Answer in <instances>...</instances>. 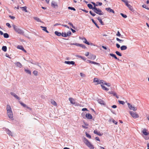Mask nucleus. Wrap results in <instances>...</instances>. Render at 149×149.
<instances>
[{"instance_id":"9","label":"nucleus","mask_w":149,"mask_h":149,"mask_svg":"<svg viewBox=\"0 0 149 149\" xmlns=\"http://www.w3.org/2000/svg\"><path fill=\"white\" fill-rule=\"evenodd\" d=\"M10 94L14 97L17 99L19 100L20 99V98L15 93L13 92H11L10 93Z\"/></svg>"},{"instance_id":"36","label":"nucleus","mask_w":149,"mask_h":149,"mask_svg":"<svg viewBox=\"0 0 149 149\" xmlns=\"http://www.w3.org/2000/svg\"><path fill=\"white\" fill-rule=\"evenodd\" d=\"M3 36L5 38H8L9 37V36L7 33H4Z\"/></svg>"},{"instance_id":"40","label":"nucleus","mask_w":149,"mask_h":149,"mask_svg":"<svg viewBox=\"0 0 149 149\" xmlns=\"http://www.w3.org/2000/svg\"><path fill=\"white\" fill-rule=\"evenodd\" d=\"M17 48L19 49L22 50H23L24 49V48L22 46L18 45L17 46Z\"/></svg>"},{"instance_id":"32","label":"nucleus","mask_w":149,"mask_h":149,"mask_svg":"<svg viewBox=\"0 0 149 149\" xmlns=\"http://www.w3.org/2000/svg\"><path fill=\"white\" fill-rule=\"evenodd\" d=\"M55 35L58 36H60L61 35V33L60 32H58L57 31H55L54 32Z\"/></svg>"},{"instance_id":"29","label":"nucleus","mask_w":149,"mask_h":149,"mask_svg":"<svg viewBox=\"0 0 149 149\" xmlns=\"http://www.w3.org/2000/svg\"><path fill=\"white\" fill-rule=\"evenodd\" d=\"M97 19L98 20L99 22L102 25L104 24L103 22L102 21V20L99 17H98L97 18Z\"/></svg>"},{"instance_id":"44","label":"nucleus","mask_w":149,"mask_h":149,"mask_svg":"<svg viewBox=\"0 0 149 149\" xmlns=\"http://www.w3.org/2000/svg\"><path fill=\"white\" fill-rule=\"evenodd\" d=\"M71 34V32L70 31H68V32H67L66 33V35L67 36H70Z\"/></svg>"},{"instance_id":"22","label":"nucleus","mask_w":149,"mask_h":149,"mask_svg":"<svg viewBox=\"0 0 149 149\" xmlns=\"http://www.w3.org/2000/svg\"><path fill=\"white\" fill-rule=\"evenodd\" d=\"M20 8L23 11H24L25 12H27V7L26 6L20 7Z\"/></svg>"},{"instance_id":"60","label":"nucleus","mask_w":149,"mask_h":149,"mask_svg":"<svg viewBox=\"0 0 149 149\" xmlns=\"http://www.w3.org/2000/svg\"><path fill=\"white\" fill-rule=\"evenodd\" d=\"M116 36H121V34L118 31L117 32V33L116 34Z\"/></svg>"},{"instance_id":"46","label":"nucleus","mask_w":149,"mask_h":149,"mask_svg":"<svg viewBox=\"0 0 149 149\" xmlns=\"http://www.w3.org/2000/svg\"><path fill=\"white\" fill-rule=\"evenodd\" d=\"M118 102H119V104H121L123 105L125 104V102L123 101H120L119 100L118 101Z\"/></svg>"},{"instance_id":"11","label":"nucleus","mask_w":149,"mask_h":149,"mask_svg":"<svg viewBox=\"0 0 149 149\" xmlns=\"http://www.w3.org/2000/svg\"><path fill=\"white\" fill-rule=\"evenodd\" d=\"M14 64L17 67L19 68H21L22 67V64L19 62L15 63Z\"/></svg>"},{"instance_id":"39","label":"nucleus","mask_w":149,"mask_h":149,"mask_svg":"<svg viewBox=\"0 0 149 149\" xmlns=\"http://www.w3.org/2000/svg\"><path fill=\"white\" fill-rule=\"evenodd\" d=\"M70 45H75L77 46H79V45H80V44L78 43H71L70 44Z\"/></svg>"},{"instance_id":"38","label":"nucleus","mask_w":149,"mask_h":149,"mask_svg":"<svg viewBox=\"0 0 149 149\" xmlns=\"http://www.w3.org/2000/svg\"><path fill=\"white\" fill-rule=\"evenodd\" d=\"M116 40L117 41H119L120 43H122L124 41V40L120 39L118 38H116Z\"/></svg>"},{"instance_id":"24","label":"nucleus","mask_w":149,"mask_h":149,"mask_svg":"<svg viewBox=\"0 0 149 149\" xmlns=\"http://www.w3.org/2000/svg\"><path fill=\"white\" fill-rule=\"evenodd\" d=\"M40 27L42 28V30L47 33H49V32L47 29V27L45 26H40Z\"/></svg>"},{"instance_id":"21","label":"nucleus","mask_w":149,"mask_h":149,"mask_svg":"<svg viewBox=\"0 0 149 149\" xmlns=\"http://www.w3.org/2000/svg\"><path fill=\"white\" fill-rule=\"evenodd\" d=\"M69 100L70 102L72 104H74L75 102L74 100L72 98L70 97L69 98Z\"/></svg>"},{"instance_id":"61","label":"nucleus","mask_w":149,"mask_h":149,"mask_svg":"<svg viewBox=\"0 0 149 149\" xmlns=\"http://www.w3.org/2000/svg\"><path fill=\"white\" fill-rule=\"evenodd\" d=\"M33 73L34 74V75H37L38 73V72L37 71L35 70L33 71Z\"/></svg>"},{"instance_id":"17","label":"nucleus","mask_w":149,"mask_h":149,"mask_svg":"<svg viewBox=\"0 0 149 149\" xmlns=\"http://www.w3.org/2000/svg\"><path fill=\"white\" fill-rule=\"evenodd\" d=\"M112 57L114 58L115 59H117V60L118 61H120L119 59L117 57H116V56L113 54H109Z\"/></svg>"},{"instance_id":"33","label":"nucleus","mask_w":149,"mask_h":149,"mask_svg":"<svg viewBox=\"0 0 149 149\" xmlns=\"http://www.w3.org/2000/svg\"><path fill=\"white\" fill-rule=\"evenodd\" d=\"M109 93L110 94H112L114 96H115V95H116V93L113 91H111L109 92Z\"/></svg>"},{"instance_id":"58","label":"nucleus","mask_w":149,"mask_h":149,"mask_svg":"<svg viewBox=\"0 0 149 149\" xmlns=\"http://www.w3.org/2000/svg\"><path fill=\"white\" fill-rule=\"evenodd\" d=\"M91 3L94 6V7H96V6H98V5L96 4L94 2H91Z\"/></svg>"},{"instance_id":"12","label":"nucleus","mask_w":149,"mask_h":149,"mask_svg":"<svg viewBox=\"0 0 149 149\" xmlns=\"http://www.w3.org/2000/svg\"><path fill=\"white\" fill-rule=\"evenodd\" d=\"M79 38L80 39H81L82 40H85V41H84L83 42L84 43L87 44L88 45H90V43H89V42H88L87 41L86 39L84 37L81 38L80 37H79Z\"/></svg>"},{"instance_id":"1","label":"nucleus","mask_w":149,"mask_h":149,"mask_svg":"<svg viewBox=\"0 0 149 149\" xmlns=\"http://www.w3.org/2000/svg\"><path fill=\"white\" fill-rule=\"evenodd\" d=\"M12 26L13 27L14 30L16 32L21 35H23L24 34V31L19 27L14 25H13Z\"/></svg>"},{"instance_id":"35","label":"nucleus","mask_w":149,"mask_h":149,"mask_svg":"<svg viewBox=\"0 0 149 149\" xmlns=\"http://www.w3.org/2000/svg\"><path fill=\"white\" fill-rule=\"evenodd\" d=\"M7 47L6 46H3L2 47V49L3 51L5 52L7 51Z\"/></svg>"},{"instance_id":"27","label":"nucleus","mask_w":149,"mask_h":149,"mask_svg":"<svg viewBox=\"0 0 149 149\" xmlns=\"http://www.w3.org/2000/svg\"><path fill=\"white\" fill-rule=\"evenodd\" d=\"M121 1L123 2H124L125 5H126V6H127L129 4H128V1L127 0H121Z\"/></svg>"},{"instance_id":"41","label":"nucleus","mask_w":149,"mask_h":149,"mask_svg":"<svg viewBox=\"0 0 149 149\" xmlns=\"http://www.w3.org/2000/svg\"><path fill=\"white\" fill-rule=\"evenodd\" d=\"M61 35L63 37H67V36L66 35V33L65 32H62L61 34Z\"/></svg>"},{"instance_id":"54","label":"nucleus","mask_w":149,"mask_h":149,"mask_svg":"<svg viewBox=\"0 0 149 149\" xmlns=\"http://www.w3.org/2000/svg\"><path fill=\"white\" fill-rule=\"evenodd\" d=\"M104 82H105L103 80H100V84H104Z\"/></svg>"},{"instance_id":"53","label":"nucleus","mask_w":149,"mask_h":149,"mask_svg":"<svg viewBox=\"0 0 149 149\" xmlns=\"http://www.w3.org/2000/svg\"><path fill=\"white\" fill-rule=\"evenodd\" d=\"M76 56L77 57L80 58H81L82 59H83V60H84V57L83 56H80L79 55H77Z\"/></svg>"},{"instance_id":"45","label":"nucleus","mask_w":149,"mask_h":149,"mask_svg":"<svg viewBox=\"0 0 149 149\" xmlns=\"http://www.w3.org/2000/svg\"><path fill=\"white\" fill-rule=\"evenodd\" d=\"M79 47H81L84 49H85L86 48L85 46L82 44H80Z\"/></svg>"},{"instance_id":"3","label":"nucleus","mask_w":149,"mask_h":149,"mask_svg":"<svg viewBox=\"0 0 149 149\" xmlns=\"http://www.w3.org/2000/svg\"><path fill=\"white\" fill-rule=\"evenodd\" d=\"M93 10L95 13L100 15H104V13L102 12V10L100 9L97 8L96 7H93Z\"/></svg>"},{"instance_id":"62","label":"nucleus","mask_w":149,"mask_h":149,"mask_svg":"<svg viewBox=\"0 0 149 149\" xmlns=\"http://www.w3.org/2000/svg\"><path fill=\"white\" fill-rule=\"evenodd\" d=\"M61 25L63 26H64V27H65L66 28H67L68 29H69V27L67 25H64V24H62Z\"/></svg>"},{"instance_id":"26","label":"nucleus","mask_w":149,"mask_h":149,"mask_svg":"<svg viewBox=\"0 0 149 149\" xmlns=\"http://www.w3.org/2000/svg\"><path fill=\"white\" fill-rule=\"evenodd\" d=\"M101 86L102 87V88L104 90L108 91L109 90V89L107 88L104 85L101 84Z\"/></svg>"},{"instance_id":"20","label":"nucleus","mask_w":149,"mask_h":149,"mask_svg":"<svg viewBox=\"0 0 149 149\" xmlns=\"http://www.w3.org/2000/svg\"><path fill=\"white\" fill-rule=\"evenodd\" d=\"M127 47L126 45H123L120 47V49L121 50L123 51L126 49Z\"/></svg>"},{"instance_id":"37","label":"nucleus","mask_w":149,"mask_h":149,"mask_svg":"<svg viewBox=\"0 0 149 149\" xmlns=\"http://www.w3.org/2000/svg\"><path fill=\"white\" fill-rule=\"evenodd\" d=\"M25 71L27 73L31 74V71L29 70H27L25 69H24Z\"/></svg>"},{"instance_id":"49","label":"nucleus","mask_w":149,"mask_h":149,"mask_svg":"<svg viewBox=\"0 0 149 149\" xmlns=\"http://www.w3.org/2000/svg\"><path fill=\"white\" fill-rule=\"evenodd\" d=\"M89 13L93 17L95 16L96 15L95 13H93L91 11H90Z\"/></svg>"},{"instance_id":"19","label":"nucleus","mask_w":149,"mask_h":149,"mask_svg":"<svg viewBox=\"0 0 149 149\" xmlns=\"http://www.w3.org/2000/svg\"><path fill=\"white\" fill-rule=\"evenodd\" d=\"M93 132L95 134H96L99 136H101L102 134H101L100 132H98L96 130H94Z\"/></svg>"},{"instance_id":"55","label":"nucleus","mask_w":149,"mask_h":149,"mask_svg":"<svg viewBox=\"0 0 149 149\" xmlns=\"http://www.w3.org/2000/svg\"><path fill=\"white\" fill-rule=\"evenodd\" d=\"M104 84L106 85L107 86H111V84H110L109 83L104 82Z\"/></svg>"},{"instance_id":"2","label":"nucleus","mask_w":149,"mask_h":149,"mask_svg":"<svg viewBox=\"0 0 149 149\" xmlns=\"http://www.w3.org/2000/svg\"><path fill=\"white\" fill-rule=\"evenodd\" d=\"M84 142L90 149H94V147L93 145L85 137L84 138Z\"/></svg>"},{"instance_id":"16","label":"nucleus","mask_w":149,"mask_h":149,"mask_svg":"<svg viewBox=\"0 0 149 149\" xmlns=\"http://www.w3.org/2000/svg\"><path fill=\"white\" fill-rule=\"evenodd\" d=\"M96 58V56L92 54L90 55L88 57V58L91 60H94Z\"/></svg>"},{"instance_id":"5","label":"nucleus","mask_w":149,"mask_h":149,"mask_svg":"<svg viewBox=\"0 0 149 149\" xmlns=\"http://www.w3.org/2000/svg\"><path fill=\"white\" fill-rule=\"evenodd\" d=\"M130 113L132 117L134 118H136L139 117V115L138 114L134 113L133 111H130Z\"/></svg>"},{"instance_id":"52","label":"nucleus","mask_w":149,"mask_h":149,"mask_svg":"<svg viewBox=\"0 0 149 149\" xmlns=\"http://www.w3.org/2000/svg\"><path fill=\"white\" fill-rule=\"evenodd\" d=\"M68 9H69L71 10H73L74 11L76 10L74 8L71 7H68Z\"/></svg>"},{"instance_id":"64","label":"nucleus","mask_w":149,"mask_h":149,"mask_svg":"<svg viewBox=\"0 0 149 149\" xmlns=\"http://www.w3.org/2000/svg\"><path fill=\"white\" fill-rule=\"evenodd\" d=\"M116 46L117 47V48H119L120 47V45L118 43H117L116 44Z\"/></svg>"},{"instance_id":"57","label":"nucleus","mask_w":149,"mask_h":149,"mask_svg":"<svg viewBox=\"0 0 149 149\" xmlns=\"http://www.w3.org/2000/svg\"><path fill=\"white\" fill-rule=\"evenodd\" d=\"M96 3H97V4L98 5V6L99 5V6H101L102 4V3L100 2H96Z\"/></svg>"},{"instance_id":"59","label":"nucleus","mask_w":149,"mask_h":149,"mask_svg":"<svg viewBox=\"0 0 149 149\" xmlns=\"http://www.w3.org/2000/svg\"><path fill=\"white\" fill-rule=\"evenodd\" d=\"M6 25L8 26L9 28H10L11 27V26H10V24L8 23H6Z\"/></svg>"},{"instance_id":"15","label":"nucleus","mask_w":149,"mask_h":149,"mask_svg":"<svg viewBox=\"0 0 149 149\" xmlns=\"http://www.w3.org/2000/svg\"><path fill=\"white\" fill-rule=\"evenodd\" d=\"M86 117L88 119H91L92 118V116L90 113H86Z\"/></svg>"},{"instance_id":"4","label":"nucleus","mask_w":149,"mask_h":149,"mask_svg":"<svg viewBox=\"0 0 149 149\" xmlns=\"http://www.w3.org/2000/svg\"><path fill=\"white\" fill-rule=\"evenodd\" d=\"M142 133L145 136H143L144 138L146 140L149 139V133L147 132V130L144 129L142 131Z\"/></svg>"},{"instance_id":"28","label":"nucleus","mask_w":149,"mask_h":149,"mask_svg":"<svg viewBox=\"0 0 149 149\" xmlns=\"http://www.w3.org/2000/svg\"><path fill=\"white\" fill-rule=\"evenodd\" d=\"M127 7L131 11H133L134 10L133 8H132V6L130 4H129V5Z\"/></svg>"},{"instance_id":"7","label":"nucleus","mask_w":149,"mask_h":149,"mask_svg":"<svg viewBox=\"0 0 149 149\" xmlns=\"http://www.w3.org/2000/svg\"><path fill=\"white\" fill-rule=\"evenodd\" d=\"M7 113L9 118L11 120H13V114L12 111H7Z\"/></svg>"},{"instance_id":"25","label":"nucleus","mask_w":149,"mask_h":149,"mask_svg":"<svg viewBox=\"0 0 149 149\" xmlns=\"http://www.w3.org/2000/svg\"><path fill=\"white\" fill-rule=\"evenodd\" d=\"M7 111H12L10 106L9 105H7L6 108Z\"/></svg>"},{"instance_id":"51","label":"nucleus","mask_w":149,"mask_h":149,"mask_svg":"<svg viewBox=\"0 0 149 149\" xmlns=\"http://www.w3.org/2000/svg\"><path fill=\"white\" fill-rule=\"evenodd\" d=\"M120 15L123 17L124 18H126L127 17V16L126 15L124 14L123 13H121Z\"/></svg>"},{"instance_id":"10","label":"nucleus","mask_w":149,"mask_h":149,"mask_svg":"<svg viewBox=\"0 0 149 149\" xmlns=\"http://www.w3.org/2000/svg\"><path fill=\"white\" fill-rule=\"evenodd\" d=\"M105 10L109 13H112L113 14L115 13L114 11L111 9L110 8H105Z\"/></svg>"},{"instance_id":"18","label":"nucleus","mask_w":149,"mask_h":149,"mask_svg":"<svg viewBox=\"0 0 149 149\" xmlns=\"http://www.w3.org/2000/svg\"><path fill=\"white\" fill-rule=\"evenodd\" d=\"M94 82H96L97 84H100V80L98 79L97 78H95L93 79Z\"/></svg>"},{"instance_id":"56","label":"nucleus","mask_w":149,"mask_h":149,"mask_svg":"<svg viewBox=\"0 0 149 149\" xmlns=\"http://www.w3.org/2000/svg\"><path fill=\"white\" fill-rule=\"evenodd\" d=\"M142 7L143 8H145L149 10V8L148 7H147L146 5H142Z\"/></svg>"},{"instance_id":"13","label":"nucleus","mask_w":149,"mask_h":149,"mask_svg":"<svg viewBox=\"0 0 149 149\" xmlns=\"http://www.w3.org/2000/svg\"><path fill=\"white\" fill-rule=\"evenodd\" d=\"M64 63L67 64H72V65H74L75 63V62L73 61H65Z\"/></svg>"},{"instance_id":"30","label":"nucleus","mask_w":149,"mask_h":149,"mask_svg":"<svg viewBox=\"0 0 149 149\" xmlns=\"http://www.w3.org/2000/svg\"><path fill=\"white\" fill-rule=\"evenodd\" d=\"M87 6L89 9H92L93 10V6L92 5L89 3L88 4Z\"/></svg>"},{"instance_id":"8","label":"nucleus","mask_w":149,"mask_h":149,"mask_svg":"<svg viewBox=\"0 0 149 149\" xmlns=\"http://www.w3.org/2000/svg\"><path fill=\"white\" fill-rule=\"evenodd\" d=\"M4 130L6 132V133L9 136H13V133L11 132L8 129L6 128H4Z\"/></svg>"},{"instance_id":"34","label":"nucleus","mask_w":149,"mask_h":149,"mask_svg":"<svg viewBox=\"0 0 149 149\" xmlns=\"http://www.w3.org/2000/svg\"><path fill=\"white\" fill-rule=\"evenodd\" d=\"M91 20L92 21V22H93V23H94V24L96 26L97 28H99V26L96 23L95 21L94 20L92 19H91Z\"/></svg>"},{"instance_id":"31","label":"nucleus","mask_w":149,"mask_h":149,"mask_svg":"<svg viewBox=\"0 0 149 149\" xmlns=\"http://www.w3.org/2000/svg\"><path fill=\"white\" fill-rule=\"evenodd\" d=\"M33 18L36 20L38 22H41V20L40 19V18H38L37 17H33Z\"/></svg>"},{"instance_id":"14","label":"nucleus","mask_w":149,"mask_h":149,"mask_svg":"<svg viewBox=\"0 0 149 149\" xmlns=\"http://www.w3.org/2000/svg\"><path fill=\"white\" fill-rule=\"evenodd\" d=\"M97 102L101 104H104V101L101 99H98L97 100Z\"/></svg>"},{"instance_id":"6","label":"nucleus","mask_w":149,"mask_h":149,"mask_svg":"<svg viewBox=\"0 0 149 149\" xmlns=\"http://www.w3.org/2000/svg\"><path fill=\"white\" fill-rule=\"evenodd\" d=\"M127 104L130 110H132L134 111H135L136 110V108L134 106L132 105L131 104L129 103H127Z\"/></svg>"},{"instance_id":"42","label":"nucleus","mask_w":149,"mask_h":149,"mask_svg":"<svg viewBox=\"0 0 149 149\" xmlns=\"http://www.w3.org/2000/svg\"><path fill=\"white\" fill-rule=\"evenodd\" d=\"M115 53L117 55H118L119 56H122V54L118 51H116L115 52Z\"/></svg>"},{"instance_id":"48","label":"nucleus","mask_w":149,"mask_h":149,"mask_svg":"<svg viewBox=\"0 0 149 149\" xmlns=\"http://www.w3.org/2000/svg\"><path fill=\"white\" fill-rule=\"evenodd\" d=\"M51 103L52 104L54 105V106H56V102L54 101L53 100H52L51 101Z\"/></svg>"},{"instance_id":"47","label":"nucleus","mask_w":149,"mask_h":149,"mask_svg":"<svg viewBox=\"0 0 149 149\" xmlns=\"http://www.w3.org/2000/svg\"><path fill=\"white\" fill-rule=\"evenodd\" d=\"M68 24L70 25V26H71L74 29H75V27L73 26V24L71 22H69Z\"/></svg>"},{"instance_id":"23","label":"nucleus","mask_w":149,"mask_h":149,"mask_svg":"<svg viewBox=\"0 0 149 149\" xmlns=\"http://www.w3.org/2000/svg\"><path fill=\"white\" fill-rule=\"evenodd\" d=\"M51 5L52 6L55 7L56 6H57V4L54 1H52L51 3Z\"/></svg>"},{"instance_id":"63","label":"nucleus","mask_w":149,"mask_h":149,"mask_svg":"<svg viewBox=\"0 0 149 149\" xmlns=\"http://www.w3.org/2000/svg\"><path fill=\"white\" fill-rule=\"evenodd\" d=\"M88 61H89V62L90 63H92V64H95V62L93 61H90V60H88Z\"/></svg>"},{"instance_id":"43","label":"nucleus","mask_w":149,"mask_h":149,"mask_svg":"<svg viewBox=\"0 0 149 149\" xmlns=\"http://www.w3.org/2000/svg\"><path fill=\"white\" fill-rule=\"evenodd\" d=\"M19 102L20 103V104L22 106L24 107H27V106L25 104L23 103V102Z\"/></svg>"},{"instance_id":"50","label":"nucleus","mask_w":149,"mask_h":149,"mask_svg":"<svg viewBox=\"0 0 149 149\" xmlns=\"http://www.w3.org/2000/svg\"><path fill=\"white\" fill-rule=\"evenodd\" d=\"M86 136L87 137H88V138H89L90 139L91 138V136L90 134H89L88 133H87V132H86Z\"/></svg>"}]
</instances>
